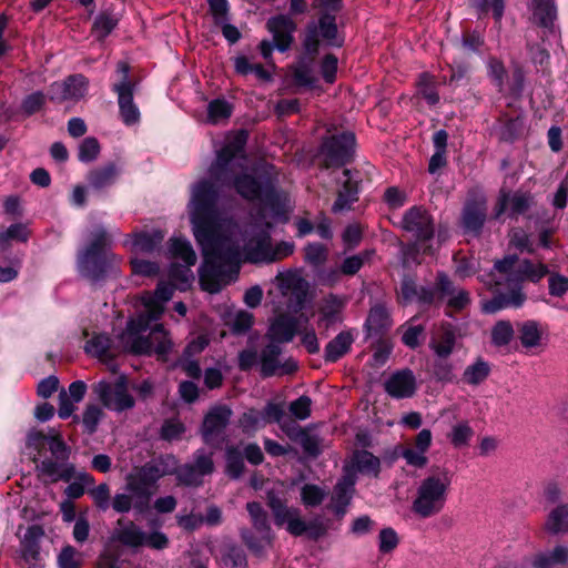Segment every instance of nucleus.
<instances>
[{
  "label": "nucleus",
  "mask_w": 568,
  "mask_h": 568,
  "mask_svg": "<svg viewBox=\"0 0 568 568\" xmlns=\"http://www.w3.org/2000/svg\"><path fill=\"white\" fill-rule=\"evenodd\" d=\"M245 143L246 134H236L217 152L210 179L192 187L190 216L203 254L200 281L210 293L236 278L242 260L270 264L295 248L292 242L272 243L273 224L286 222L290 211L287 194L276 189L274 165L263 163L252 173L237 172Z\"/></svg>",
  "instance_id": "obj_1"
},
{
  "label": "nucleus",
  "mask_w": 568,
  "mask_h": 568,
  "mask_svg": "<svg viewBox=\"0 0 568 568\" xmlns=\"http://www.w3.org/2000/svg\"><path fill=\"white\" fill-rule=\"evenodd\" d=\"M193 463L178 466L172 455L160 456L142 466L134 467L125 476L123 493H116L111 506L118 514L144 515L150 510L151 498L158 488V481L164 476L175 474L180 484L185 486H200L203 477L214 470L212 453L197 449L193 455Z\"/></svg>",
  "instance_id": "obj_2"
},
{
  "label": "nucleus",
  "mask_w": 568,
  "mask_h": 568,
  "mask_svg": "<svg viewBox=\"0 0 568 568\" xmlns=\"http://www.w3.org/2000/svg\"><path fill=\"white\" fill-rule=\"evenodd\" d=\"M174 293L171 283L160 282L154 293L145 292L141 295V303L144 310L136 318L131 320L121 339L124 347L134 354L165 355L171 349L172 343L164 331L163 325L156 324L148 336L141 335L150 324L158 321L164 312V305Z\"/></svg>",
  "instance_id": "obj_3"
},
{
  "label": "nucleus",
  "mask_w": 568,
  "mask_h": 568,
  "mask_svg": "<svg viewBox=\"0 0 568 568\" xmlns=\"http://www.w3.org/2000/svg\"><path fill=\"white\" fill-rule=\"evenodd\" d=\"M517 263L516 255H507L496 261L494 270L483 280L495 292V296L483 305L485 313L491 314L507 307L521 306L526 298L521 283L525 280L538 282L548 274L547 266L541 263L535 264L529 260H524L518 265Z\"/></svg>",
  "instance_id": "obj_4"
},
{
  "label": "nucleus",
  "mask_w": 568,
  "mask_h": 568,
  "mask_svg": "<svg viewBox=\"0 0 568 568\" xmlns=\"http://www.w3.org/2000/svg\"><path fill=\"white\" fill-rule=\"evenodd\" d=\"M452 477L448 469L436 468L422 479L412 504L413 513L420 518H429L442 513L452 486Z\"/></svg>",
  "instance_id": "obj_5"
},
{
  "label": "nucleus",
  "mask_w": 568,
  "mask_h": 568,
  "mask_svg": "<svg viewBox=\"0 0 568 568\" xmlns=\"http://www.w3.org/2000/svg\"><path fill=\"white\" fill-rule=\"evenodd\" d=\"M91 236V243L78 256V270L82 277L99 283L112 272L116 256L104 251L109 244L104 227L98 226Z\"/></svg>",
  "instance_id": "obj_6"
},
{
  "label": "nucleus",
  "mask_w": 568,
  "mask_h": 568,
  "mask_svg": "<svg viewBox=\"0 0 568 568\" xmlns=\"http://www.w3.org/2000/svg\"><path fill=\"white\" fill-rule=\"evenodd\" d=\"M246 510L248 513L252 527L260 537L257 538L248 528H241V538L254 555L263 557L265 555V550L270 548L273 542V534L268 515L262 505L256 501L247 503Z\"/></svg>",
  "instance_id": "obj_7"
},
{
  "label": "nucleus",
  "mask_w": 568,
  "mask_h": 568,
  "mask_svg": "<svg viewBox=\"0 0 568 568\" xmlns=\"http://www.w3.org/2000/svg\"><path fill=\"white\" fill-rule=\"evenodd\" d=\"M112 538L129 548L148 547L155 550L165 549L169 546L168 536L160 530L144 531L134 521L120 518Z\"/></svg>",
  "instance_id": "obj_8"
},
{
  "label": "nucleus",
  "mask_w": 568,
  "mask_h": 568,
  "mask_svg": "<svg viewBox=\"0 0 568 568\" xmlns=\"http://www.w3.org/2000/svg\"><path fill=\"white\" fill-rule=\"evenodd\" d=\"M93 393L103 407L116 413L131 409L135 405L133 396L129 393L128 379L123 375L114 382L100 381L93 385Z\"/></svg>",
  "instance_id": "obj_9"
},
{
  "label": "nucleus",
  "mask_w": 568,
  "mask_h": 568,
  "mask_svg": "<svg viewBox=\"0 0 568 568\" xmlns=\"http://www.w3.org/2000/svg\"><path fill=\"white\" fill-rule=\"evenodd\" d=\"M355 148V135L352 132H343L326 138L321 146L323 165L326 169L341 168L352 160Z\"/></svg>",
  "instance_id": "obj_10"
},
{
  "label": "nucleus",
  "mask_w": 568,
  "mask_h": 568,
  "mask_svg": "<svg viewBox=\"0 0 568 568\" xmlns=\"http://www.w3.org/2000/svg\"><path fill=\"white\" fill-rule=\"evenodd\" d=\"M168 253L170 257L180 258L184 262V265L172 264L169 271V277L181 284V288L184 290L190 285L193 280L191 266L196 263V254L192 248L189 241L174 237L171 239Z\"/></svg>",
  "instance_id": "obj_11"
},
{
  "label": "nucleus",
  "mask_w": 568,
  "mask_h": 568,
  "mask_svg": "<svg viewBox=\"0 0 568 568\" xmlns=\"http://www.w3.org/2000/svg\"><path fill=\"white\" fill-rule=\"evenodd\" d=\"M320 38L328 45H341L337 40V26L334 16L328 13L322 14L318 19V23H311L307 27L303 45L308 54L314 55L318 52Z\"/></svg>",
  "instance_id": "obj_12"
},
{
  "label": "nucleus",
  "mask_w": 568,
  "mask_h": 568,
  "mask_svg": "<svg viewBox=\"0 0 568 568\" xmlns=\"http://www.w3.org/2000/svg\"><path fill=\"white\" fill-rule=\"evenodd\" d=\"M118 72L122 80L114 84L113 90L118 93L120 114L126 125L136 123L140 119L138 106L133 102V83L129 79V65L125 62L118 63Z\"/></svg>",
  "instance_id": "obj_13"
},
{
  "label": "nucleus",
  "mask_w": 568,
  "mask_h": 568,
  "mask_svg": "<svg viewBox=\"0 0 568 568\" xmlns=\"http://www.w3.org/2000/svg\"><path fill=\"white\" fill-rule=\"evenodd\" d=\"M402 227L419 242L432 240L435 233L432 215L420 206H413L405 212Z\"/></svg>",
  "instance_id": "obj_14"
},
{
  "label": "nucleus",
  "mask_w": 568,
  "mask_h": 568,
  "mask_svg": "<svg viewBox=\"0 0 568 568\" xmlns=\"http://www.w3.org/2000/svg\"><path fill=\"white\" fill-rule=\"evenodd\" d=\"M88 91V80L82 74H73L61 82H54L50 85L48 94L53 102L62 103L65 101L77 102L82 99Z\"/></svg>",
  "instance_id": "obj_15"
},
{
  "label": "nucleus",
  "mask_w": 568,
  "mask_h": 568,
  "mask_svg": "<svg viewBox=\"0 0 568 568\" xmlns=\"http://www.w3.org/2000/svg\"><path fill=\"white\" fill-rule=\"evenodd\" d=\"M308 323V318L304 315L291 316L281 314L272 322L267 336L272 342L288 343L293 341L297 333H301V328Z\"/></svg>",
  "instance_id": "obj_16"
},
{
  "label": "nucleus",
  "mask_w": 568,
  "mask_h": 568,
  "mask_svg": "<svg viewBox=\"0 0 568 568\" xmlns=\"http://www.w3.org/2000/svg\"><path fill=\"white\" fill-rule=\"evenodd\" d=\"M282 347L277 343H268L261 352V372L265 377L280 374H291L296 371L297 364L293 358L281 363Z\"/></svg>",
  "instance_id": "obj_17"
},
{
  "label": "nucleus",
  "mask_w": 568,
  "mask_h": 568,
  "mask_svg": "<svg viewBox=\"0 0 568 568\" xmlns=\"http://www.w3.org/2000/svg\"><path fill=\"white\" fill-rule=\"evenodd\" d=\"M232 410L225 405L215 406L205 415L201 433L206 444L219 442V436L230 423Z\"/></svg>",
  "instance_id": "obj_18"
},
{
  "label": "nucleus",
  "mask_w": 568,
  "mask_h": 568,
  "mask_svg": "<svg viewBox=\"0 0 568 568\" xmlns=\"http://www.w3.org/2000/svg\"><path fill=\"white\" fill-rule=\"evenodd\" d=\"M384 389L392 398H410L417 389L415 374L408 368L396 371L384 382Z\"/></svg>",
  "instance_id": "obj_19"
},
{
  "label": "nucleus",
  "mask_w": 568,
  "mask_h": 568,
  "mask_svg": "<svg viewBox=\"0 0 568 568\" xmlns=\"http://www.w3.org/2000/svg\"><path fill=\"white\" fill-rule=\"evenodd\" d=\"M266 28L273 36L276 49L281 52L288 50L293 42V33L296 30L293 19L285 14H278L267 20Z\"/></svg>",
  "instance_id": "obj_20"
},
{
  "label": "nucleus",
  "mask_w": 568,
  "mask_h": 568,
  "mask_svg": "<svg viewBox=\"0 0 568 568\" xmlns=\"http://www.w3.org/2000/svg\"><path fill=\"white\" fill-rule=\"evenodd\" d=\"M534 203V196L528 192L516 191L514 193H501L495 209V217L509 211L510 216H517L527 212Z\"/></svg>",
  "instance_id": "obj_21"
},
{
  "label": "nucleus",
  "mask_w": 568,
  "mask_h": 568,
  "mask_svg": "<svg viewBox=\"0 0 568 568\" xmlns=\"http://www.w3.org/2000/svg\"><path fill=\"white\" fill-rule=\"evenodd\" d=\"M356 477L353 474H346L337 481L331 498L329 508L337 517H343L346 514L347 507L351 504L353 494L355 491Z\"/></svg>",
  "instance_id": "obj_22"
},
{
  "label": "nucleus",
  "mask_w": 568,
  "mask_h": 568,
  "mask_svg": "<svg viewBox=\"0 0 568 568\" xmlns=\"http://www.w3.org/2000/svg\"><path fill=\"white\" fill-rule=\"evenodd\" d=\"M392 325L388 310L382 304H376L371 307L364 327L368 338H381L385 336Z\"/></svg>",
  "instance_id": "obj_23"
},
{
  "label": "nucleus",
  "mask_w": 568,
  "mask_h": 568,
  "mask_svg": "<svg viewBox=\"0 0 568 568\" xmlns=\"http://www.w3.org/2000/svg\"><path fill=\"white\" fill-rule=\"evenodd\" d=\"M437 290L439 291V298L446 300L452 308L462 310L469 303L468 292L456 288L445 273H438L437 275Z\"/></svg>",
  "instance_id": "obj_24"
},
{
  "label": "nucleus",
  "mask_w": 568,
  "mask_h": 568,
  "mask_svg": "<svg viewBox=\"0 0 568 568\" xmlns=\"http://www.w3.org/2000/svg\"><path fill=\"white\" fill-rule=\"evenodd\" d=\"M487 207L485 201L466 203L463 211V226L467 233L478 235L486 221Z\"/></svg>",
  "instance_id": "obj_25"
},
{
  "label": "nucleus",
  "mask_w": 568,
  "mask_h": 568,
  "mask_svg": "<svg viewBox=\"0 0 568 568\" xmlns=\"http://www.w3.org/2000/svg\"><path fill=\"white\" fill-rule=\"evenodd\" d=\"M531 20L535 24L551 30L557 19L555 0H532L530 3Z\"/></svg>",
  "instance_id": "obj_26"
},
{
  "label": "nucleus",
  "mask_w": 568,
  "mask_h": 568,
  "mask_svg": "<svg viewBox=\"0 0 568 568\" xmlns=\"http://www.w3.org/2000/svg\"><path fill=\"white\" fill-rule=\"evenodd\" d=\"M343 176H344L343 186L339 190V192L337 194V199L334 202L333 207H332L333 212H335V213L349 210L352 204L358 200L357 183L352 180L351 171L347 169L344 170Z\"/></svg>",
  "instance_id": "obj_27"
},
{
  "label": "nucleus",
  "mask_w": 568,
  "mask_h": 568,
  "mask_svg": "<svg viewBox=\"0 0 568 568\" xmlns=\"http://www.w3.org/2000/svg\"><path fill=\"white\" fill-rule=\"evenodd\" d=\"M354 335L351 331H343L337 334L325 347L324 361L335 363L349 352L354 343Z\"/></svg>",
  "instance_id": "obj_28"
},
{
  "label": "nucleus",
  "mask_w": 568,
  "mask_h": 568,
  "mask_svg": "<svg viewBox=\"0 0 568 568\" xmlns=\"http://www.w3.org/2000/svg\"><path fill=\"white\" fill-rule=\"evenodd\" d=\"M344 307V300L337 295H328L321 308H320V318L317 322L318 327L328 328L332 325H335L341 321L339 313Z\"/></svg>",
  "instance_id": "obj_29"
},
{
  "label": "nucleus",
  "mask_w": 568,
  "mask_h": 568,
  "mask_svg": "<svg viewBox=\"0 0 568 568\" xmlns=\"http://www.w3.org/2000/svg\"><path fill=\"white\" fill-rule=\"evenodd\" d=\"M37 470L42 476H47L51 481L58 480L69 481L74 476V467L72 465H63L60 460L43 459L37 465Z\"/></svg>",
  "instance_id": "obj_30"
},
{
  "label": "nucleus",
  "mask_w": 568,
  "mask_h": 568,
  "mask_svg": "<svg viewBox=\"0 0 568 568\" xmlns=\"http://www.w3.org/2000/svg\"><path fill=\"white\" fill-rule=\"evenodd\" d=\"M119 171L114 163L93 169L88 174L89 186L100 191L114 184Z\"/></svg>",
  "instance_id": "obj_31"
},
{
  "label": "nucleus",
  "mask_w": 568,
  "mask_h": 568,
  "mask_svg": "<svg viewBox=\"0 0 568 568\" xmlns=\"http://www.w3.org/2000/svg\"><path fill=\"white\" fill-rule=\"evenodd\" d=\"M568 562V547L565 545H556L551 550L537 554L531 566L534 568H554L557 565H566Z\"/></svg>",
  "instance_id": "obj_32"
},
{
  "label": "nucleus",
  "mask_w": 568,
  "mask_h": 568,
  "mask_svg": "<svg viewBox=\"0 0 568 568\" xmlns=\"http://www.w3.org/2000/svg\"><path fill=\"white\" fill-rule=\"evenodd\" d=\"M456 344V333L452 327L445 326L432 337L429 347L436 357H449Z\"/></svg>",
  "instance_id": "obj_33"
},
{
  "label": "nucleus",
  "mask_w": 568,
  "mask_h": 568,
  "mask_svg": "<svg viewBox=\"0 0 568 568\" xmlns=\"http://www.w3.org/2000/svg\"><path fill=\"white\" fill-rule=\"evenodd\" d=\"M164 234L160 230L141 232L132 235V250L135 253H153L163 242Z\"/></svg>",
  "instance_id": "obj_34"
},
{
  "label": "nucleus",
  "mask_w": 568,
  "mask_h": 568,
  "mask_svg": "<svg viewBox=\"0 0 568 568\" xmlns=\"http://www.w3.org/2000/svg\"><path fill=\"white\" fill-rule=\"evenodd\" d=\"M545 530L551 535L568 534V504H559L548 514Z\"/></svg>",
  "instance_id": "obj_35"
},
{
  "label": "nucleus",
  "mask_w": 568,
  "mask_h": 568,
  "mask_svg": "<svg viewBox=\"0 0 568 568\" xmlns=\"http://www.w3.org/2000/svg\"><path fill=\"white\" fill-rule=\"evenodd\" d=\"M544 331L536 321H526L518 325V338L525 348H535L541 345Z\"/></svg>",
  "instance_id": "obj_36"
},
{
  "label": "nucleus",
  "mask_w": 568,
  "mask_h": 568,
  "mask_svg": "<svg viewBox=\"0 0 568 568\" xmlns=\"http://www.w3.org/2000/svg\"><path fill=\"white\" fill-rule=\"evenodd\" d=\"M353 467L365 475L377 477L381 470L379 458L368 450H356L352 457Z\"/></svg>",
  "instance_id": "obj_37"
},
{
  "label": "nucleus",
  "mask_w": 568,
  "mask_h": 568,
  "mask_svg": "<svg viewBox=\"0 0 568 568\" xmlns=\"http://www.w3.org/2000/svg\"><path fill=\"white\" fill-rule=\"evenodd\" d=\"M490 369L489 363L478 357L473 364L465 368L463 381L468 385L477 386L489 376Z\"/></svg>",
  "instance_id": "obj_38"
},
{
  "label": "nucleus",
  "mask_w": 568,
  "mask_h": 568,
  "mask_svg": "<svg viewBox=\"0 0 568 568\" xmlns=\"http://www.w3.org/2000/svg\"><path fill=\"white\" fill-rule=\"evenodd\" d=\"M267 506L272 510L274 521L277 526H283L286 524L294 515H296V511L298 510V508L288 507L274 493L267 494Z\"/></svg>",
  "instance_id": "obj_39"
},
{
  "label": "nucleus",
  "mask_w": 568,
  "mask_h": 568,
  "mask_svg": "<svg viewBox=\"0 0 568 568\" xmlns=\"http://www.w3.org/2000/svg\"><path fill=\"white\" fill-rule=\"evenodd\" d=\"M34 530L40 529L36 527L29 528L23 540L21 541V555L28 565H37L40 560V546L33 538Z\"/></svg>",
  "instance_id": "obj_40"
},
{
  "label": "nucleus",
  "mask_w": 568,
  "mask_h": 568,
  "mask_svg": "<svg viewBox=\"0 0 568 568\" xmlns=\"http://www.w3.org/2000/svg\"><path fill=\"white\" fill-rule=\"evenodd\" d=\"M515 336V329L509 321H498L491 328V344L497 347L507 346Z\"/></svg>",
  "instance_id": "obj_41"
},
{
  "label": "nucleus",
  "mask_w": 568,
  "mask_h": 568,
  "mask_svg": "<svg viewBox=\"0 0 568 568\" xmlns=\"http://www.w3.org/2000/svg\"><path fill=\"white\" fill-rule=\"evenodd\" d=\"M474 436V429L468 422L457 423L452 427L448 438L455 448L467 447Z\"/></svg>",
  "instance_id": "obj_42"
},
{
  "label": "nucleus",
  "mask_w": 568,
  "mask_h": 568,
  "mask_svg": "<svg viewBox=\"0 0 568 568\" xmlns=\"http://www.w3.org/2000/svg\"><path fill=\"white\" fill-rule=\"evenodd\" d=\"M226 474L231 478H239L244 470V460L242 452L234 446L227 447L225 453Z\"/></svg>",
  "instance_id": "obj_43"
},
{
  "label": "nucleus",
  "mask_w": 568,
  "mask_h": 568,
  "mask_svg": "<svg viewBox=\"0 0 568 568\" xmlns=\"http://www.w3.org/2000/svg\"><path fill=\"white\" fill-rule=\"evenodd\" d=\"M104 417L103 409L97 404H89L82 415V424L88 434L97 432L99 423Z\"/></svg>",
  "instance_id": "obj_44"
},
{
  "label": "nucleus",
  "mask_w": 568,
  "mask_h": 568,
  "mask_svg": "<svg viewBox=\"0 0 568 568\" xmlns=\"http://www.w3.org/2000/svg\"><path fill=\"white\" fill-rule=\"evenodd\" d=\"M111 347V339L105 334H98L85 343V352L99 358H104Z\"/></svg>",
  "instance_id": "obj_45"
},
{
  "label": "nucleus",
  "mask_w": 568,
  "mask_h": 568,
  "mask_svg": "<svg viewBox=\"0 0 568 568\" xmlns=\"http://www.w3.org/2000/svg\"><path fill=\"white\" fill-rule=\"evenodd\" d=\"M99 153V141L95 138L88 136L79 145L78 159L80 162L90 163L97 160Z\"/></svg>",
  "instance_id": "obj_46"
},
{
  "label": "nucleus",
  "mask_w": 568,
  "mask_h": 568,
  "mask_svg": "<svg viewBox=\"0 0 568 568\" xmlns=\"http://www.w3.org/2000/svg\"><path fill=\"white\" fill-rule=\"evenodd\" d=\"M433 375L439 382H453L454 366L448 357H436L433 362Z\"/></svg>",
  "instance_id": "obj_47"
},
{
  "label": "nucleus",
  "mask_w": 568,
  "mask_h": 568,
  "mask_svg": "<svg viewBox=\"0 0 568 568\" xmlns=\"http://www.w3.org/2000/svg\"><path fill=\"white\" fill-rule=\"evenodd\" d=\"M231 105L224 100H213L207 106L209 121L212 123H219L231 116Z\"/></svg>",
  "instance_id": "obj_48"
},
{
  "label": "nucleus",
  "mask_w": 568,
  "mask_h": 568,
  "mask_svg": "<svg viewBox=\"0 0 568 568\" xmlns=\"http://www.w3.org/2000/svg\"><path fill=\"white\" fill-rule=\"evenodd\" d=\"M326 491L317 485L306 484L302 487L301 498L305 506H318L325 498Z\"/></svg>",
  "instance_id": "obj_49"
},
{
  "label": "nucleus",
  "mask_w": 568,
  "mask_h": 568,
  "mask_svg": "<svg viewBox=\"0 0 568 568\" xmlns=\"http://www.w3.org/2000/svg\"><path fill=\"white\" fill-rule=\"evenodd\" d=\"M474 6L479 14L491 11L496 22L500 23L504 16L505 0H475Z\"/></svg>",
  "instance_id": "obj_50"
},
{
  "label": "nucleus",
  "mask_w": 568,
  "mask_h": 568,
  "mask_svg": "<svg viewBox=\"0 0 568 568\" xmlns=\"http://www.w3.org/2000/svg\"><path fill=\"white\" fill-rule=\"evenodd\" d=\"M398 544L399 537L393 528L386 527L379 531L378 550L381 554H389L394 551L397 548Z\"/></svg>",
  "instance_id": "obj_51"
},
{
  "label": "nucleus",
  "mask_w": 568,
  "mask_h": 568,
  "mask_svg": "<svg viewBox=\"0 0 568 568\" xmlns=\"http://www.w3.org/2000/svg\"><path fill=\"white\" fill-rule=\"evenodd\" d=\"M328 256V251L321 243H310L305 247V261L314 266L323 265Z\"/></svg>",
  "instance_id": "obj_52"
},
{
  "label": "nucleus",
  "mask_w": 568,
  "mask_h": 568,
  "mask_svg": "<svg viewBox=\"0 0 568 568\" xmlns=\"http://www.w3.org/2000/svg\"><path fill=\"white\" fill-rule=\"evenodd\" d=\"M303 450L312 457H317L321 453V439L317 435L311 434L308 429H305L303 435L297 439Z\"/></svg>",
  "instance_id": "obj_53"
},
{
  "label": "nucleus",
  "mask_w": 568,
  "mask_h": 568,
  "mask_svg": "<svg viewBox=\"0 0 568 568\" xmlns=\"http://www.w3.org/2000/svg\"><path fill=\"white\" fill-rule=\"evenodd\" d=\"M312 400L308 396H301L290 404V413L300 420H305L311 416Z\"/></svg>",
  "instance_id": "obj_54"
},
{
  "label": "nucleus",
  "mask_w": 568,
  "mask_h": 568,
  "mask_svg": "<svg viewBox=\"0 0 568 568\" xmlns=\"http://www.w3.org/2000/svg\"><path fill=\"white\" fill-rule=\"evenodd\" d=\"M393 351V344L385 337L377 338V344L373 354V365L376 367L383 366Z\"/></svg>",
  "instance_id": "obj_55"
},
{
  "label": "nucleus",
  "mask_w": 568,
  "mask_h": 568,
  "mask_svg": "<svg viewBox=\"0 0 568 568\" xmlns=\"http://www.w3.org/2000/svg\"><path fill=\"white\" fill-rule=\"evenodd\" d=\"M48 445L52 456L57 460L64 463L69 459L70 448L65 445L59 434L49 436Z\"/></svg>",
  "instance_id": "obj_56"
},
{
  "label": "nucleus",
  "mask_w": 568,
  "mask_h": 568,
  "mask_svg": "<svg viewBox=\"0 0 568 568\" xmlns=\"http://www.w3.org/2000/svg\"><path fill=\"white\" fill-rule=\"evenodd\" d=\"M29 236V231L24 224L16 223L10 225L7 231L0 232V246L9 240H17L26 242Z\"/></svg>",
  "instance_id": "obj_57"
},
{
  "label": "nucleus",
  "mask_w": 568,
  "mask_h": 568,
  "mask_svg": "<svg viewBox=\"0 0 568 568\" xmlns=\"http://www.w3.org/2000/svg\"><path fill=\"white\" fill-rule=\"evenodd\" d=\"M45 102V95L40 92H33L26 97L21 103V110L26 115H32L33 113L41 110V108L44 105Z\"/></svg>",
  "instance_id": "obj_58"
},
{
  "label": "nucleus",
  "mask_w": 568,
  "mask_h": 568,
  "mask_svg": "<svg viewBox=\"0 0 568 568\" xmlns=\"http://www.w3.org/2000/svg\"><path fill=\"white\" fill-rule=\"evenodd\" d=\"M95 506L101 510H106L110 507V487L108 484L102 483L97 487L89 490Z\"/></svg>",
  "instance_id": "obj_59"
},
{
  "label": "nucleus",
  "mask_w": 568,
  "mask_h": 568,
  "mask_svg": "<svg viewBox=\"0 0 568 568\" xmlns=\"http://www.w3.org/2000/svg\"><path fill=\"white\" fill-rule=\"evenodd\" d=\"M262 422L261 413L256 409H248L239 419L240 427L245 432H255Z\"/></svg>",
  "instance_id": "obj_60"
},
{
  "label": "nucleus",
  "mask_w": 568,
  "mask_h": 568,
  "mask_svg": "<svg viewBox=\"0 0 568 568\" xmlns=\"http://www.w3.org/2000/svg\"><path fill=\"white\" fill-rule=\"evenodd\" d=\"M131 266L134 274L142 276H154L159 273L160 270L158 263L143 258H132Z\"/></svg>",
  "instance_id": "obj_61"
},
{
  "label": "nucleus",
  "mask_w": 568,
  "mask_h": 568,
  "mask_svg": "<svg viewBox=\"0 0 568 568\" xmlns=\"http://www.w3.org/2000/svg\"><path fill=\"white\" fill-rule=\"evenodd\" d=\"M116 21L109 16L97 17L93 31L99 40L104 39L115 28Z\"/></svg>",
  "instance_id": "obj_62"
},
{
  "label": "nucleus",
  "mask_w": 568,
  "mask_h": 568,
  "mask_svg": "<svg viewBox=\"0 0 568 568\" xmlns=\"http://www.w3.org/2000/svg\"><path fill=\"white\" fill-rule=\"evenodd\" d=\"M549 294L561 297L568 292V277L561 274H551L548 278Z\"/></svg>",
  "instance_id": "obj_63"
},
{
  "label": "nucleus",
  "mask_w": 568,
  "mask_h": 568,
  "mask_svg": "<svg viewBox=\"0 0 568 568\" xmlns=\"http://www.w3.org/2000/svg\"><path fill=\"white\" fill-rule=\"evenodd\" d=\"M59 568H79L78 551L68 545L62 548L58 556Z\"/></svg>",
  "instance_id": "obj_64"
}]
</instances>
